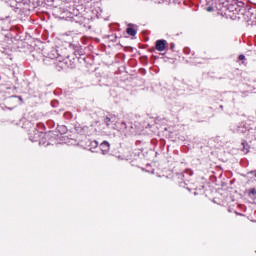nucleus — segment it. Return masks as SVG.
<instances>
[{
	"instance_id": "12",
	"label": "nucleus",
	"mask_w": 256,
	"mask_h": 256,
	"mask_svg": "<svg viewBox=\"0 0 256 256\" xmlns=\"http://www.w3.org/2000/svg\"><path fill=\"white\" fill-rule=\"evenodd\" d=\"M122 125H127L125 122H122Z\"/></svg>"
},
{
	"instance_id": "3",
	"label": "nucleus",
	"mask_w": 256,
	"mask_h": 256,
	"mask_svg": "<svg viewBox=\"0 0 256 256\" xmlns=\"http://www.w3.org/2000/svg\"><path fill=\"white\" fill-rule=\"evenodd\" d=\"M100 149H101L103 155H105L106 153H109V149H111V145L109 144V142L103 141L100 144Z\"/></svg>"
},
{
	"instance_id": "11",
	"label": "nucleus",
	"mask_w": 256,
	"mask_h": 256,
	"mask_svg": "<svg viewBox=\"0 0 256 256\" xmlns=\"http://www.w3.org/2000/svg\"><path fill=\"white\" fill-rule=\"evenodd\" d=\"M207 11H213V7H208Z\"/></svg>"
},
{
	"instance_id": "4",
	"label": "nucleus",
	"mask_w": 256,
	"mask_h": 256,
	"mask_svg": "<svg viewBox=\"0 0 256 256\" xmlns=\"http://www.w3.org/2000/svg\"><path fill=\"white\" fill-rule=\"evenodd\" d=\"M142 153H143L142 148H136L132 151L131 157H139V155H141Z\"/></svg>"
},
{
	"instance_id": "10",
	"label": "nucleus",
	"mask_w": 256,
	"mask_h": 256,
	"mask_svg": "<svg viewBox=\"0 0 256 256\" xmlns=\"http://www.w3.org/2000/svg\"><path fill=\"white\" fill-rule=\"evenodd\" d=\"M92 143H93L94 147H97V145H99V143L97 141H94Z\"/></svg>"
},
{
	"instance_id": "6",
	"label": "nucleus",
	"mask_w": 256,
	"mask_h": 256,
	"mask_svg": "<svg viewBox=\"0 0 256 256\" xmlns=\"http://www.w3.org/2000/svg\"><path fill=\"white\" fill-rule=\"evenodd\" d=\"M126 33L128 35H131V37H135V35H137V30H135L134 28L129 27V28L126 29Z\"/></svg>"
},
{
	"instance_id": "7",
	"label": "nucleus",
	"mask_w": 256,
	"mask_h": 256,
	"mask_svg": "<svg viewBox=\"0 0 256 256\" xmlns=\"http://www.w3.org/2000/svg\"><path fill=\"white\" fill-rule=\"evenodd\" d=\"M249 195H256V189L255 188H251L249 190Z\"/></svg>"
},
{
	"instance_id": "8",
	"label": "nucleus",
	"mask_w": 256,
	"mask_h": 256,
	"mask_svg": "<svg viewBox=\"0 0 256 256\" xmlns=\"http://www.w3.org/2000/svg\"><path fill=\"white\" fill-rule=\"evenodd\" d=\"M239 61H245V55L241 54L238 57Z\"/></svg>"
},
{
	"instance_id": "1",
	"label": "nucleus",
	"mask_w": 256,
	"mask_h": 256,
	"mask_svg": "<svg viewBox=\"0 0 256 256\" xmlns=\"http://www.w3.org/2000/svg\"><path fill=\"white\" fill-rule=\"evenodd\" d=\"M22 101L23 99H21V97L11 96L10 98L5 100L4 105L6 109L13 111V109H16V107H19V105H21Z\"/></svg>"
},
{
	"instance_id": "5",
	"label": "nucleus",
	"mask_w": 256,
	"mask_h": 256,
	"mask_svg": "<svg viewBox=\"0 0 256 256\" xmlns=\"http://www.w3.org/2000/svg\"><path fill=\"white\" fill-rule=\"evenodd\" d=\"M113 121H115V116L114 115L107 116L104 120L107 127H109V125H111V123H113Z\"/></svg>"
},
{
	"instance_id": "9",
	"label": "nucleus",
	"mask_w": 256,
	"mask_h": 256,
	"mask_svg": "<svg viewBox=\"0 0 256 256\" xmlns=\"http://www.w3.org/2000/svg\"><path fill=\"white\" fill-rule=\"evenodd\" d=\"M170 49H171V51H175V43L170 44Z\"/></svg>"
},
{
	"instance_id": "2",
	"label": "nucleus",
	"mask_w": 256,
	"mask_h": 256,
	"mask_svg": "<svg viewBox=\"0 0 256 256\" xmlns=\"http://www.w3.org/2000/svg\"><path fill=\"white\" fill-rule=\"evenodd\" d=\"M155 46L157 51H167L169 44L167 43V40L161 39L156 41Z\"/></svg>"
}]
</instances>
